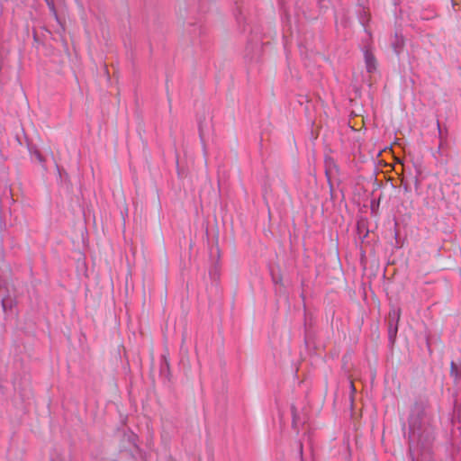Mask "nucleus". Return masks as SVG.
I'll return each instance as SVG.
<instances>
[{
	"label": "nucleus",
	"mask_w": 461,
	"mask_h": 461,
	"mask_svg": "<svg viewBox=\"0 0 461 461\" xmlns=\"http://www.w3.org/2000/svg\"><path fill=\"white\" fill-rule=\"evenodd\" d=\"M32 154L40 161V162H42L43 159H42V157L41 155V153L39 151H33L32 152Z\"/></svg>",
	"instance_id": "f03ea898"
},
{
	"label": "nucleus",
	"mask_w": 461,
	"mask_h": 461,
	"mask_svg": "<svg viewBox=\"0 0 461 461\" xmlns=\"http://www.w3.org/2000/svg\"><path fill=\"white\" fill-rule=\"evenodd\" d=\"M365 59L366 64V68L369 73H372L376 68V62L375 57L369 53L366 52L365 54Z\"/></svg>",
	"instance_id": "f257e3e1"
},
{
	"label": "nucleus",
	"mask_w": 461,
	"mask_h": 461,
	"mask_svg": "<svg viewBox=\"0 0 461 461\" xmlns=\"http://www.w3.org/2000/svg\"><path fill=\"white\" fill-rule=\"evenodd\" d=\"M350 386H351L352 391H355V386H354V383L353 382H350Z\"/></svg>",
	"instance_id": "20e7f679"
},
{
	"label": "nucleus",
	"mask_w": 461,
	"mask_h": 461,
	"mask_svg": "<svg viewBox=\"0 0 461 461\" xmlns=\"http://www.w3.org/2000/svg\"><path fill=\"white\" fill-rule=\"evenodd\" d=\"M393 316L396 318V320L398 321L399 318H400V312H393Z\"/></svg>",
	"instance_id": "7ed1b4c3"
}]
</instances>
